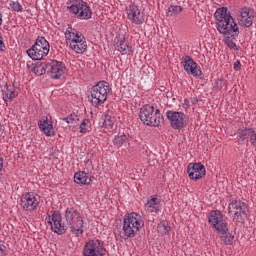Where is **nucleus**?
I'll list each match as a JSON object with an SVG mask.
<instances>
[{
	"label": "nucleus",
	"instance_id": "nucleus-8",
	"mask_svg": "<svg viewBox=\"0 0 256 256\" xmlns=\"http://www.w3.org/2000/svg\"><path fill=\"white\" fill-rule=\"evenodd\" d=\"M228 213L234 223H244L249 213V207L241 200H232L228 205Z\"/></svg>",
	"mask_w": 256,
	"mask_h": 256
},
{
	"label": "nucleus",
	"instance_id": "nucleus-18",
	"mask_svg": "<svg viewBox=\"0 0 256 256\" xmlns=\"http://www.w3.org/2000/svg\"><path fill=\"white\" fill-rule=\"evenodd\" d=\"M237 19L241 27H251L255 21V12L247 7L242 8Z\"/></svg>",
	"mask_w": 256,
	"mask_h": 256
},
{
	"label": "nucleus",
	"instance_id": "nucleus-36",
	"mask_svg": "<svg viewBox=\"0 0 256 256\" xmlns=\"http://www.w3.org/2000/svg\"><path fill=\"white\" fill-rule=\"evenodd\" d=\"M249 138L251 145H253V147H256V132L254 130H252V132L250 133Z\"/></svg>",
	"mask_w": 256,
	"mask_h": 256
},
{
	"label": "nucleus",
	"instance_id": "nucleus-38",
	"mask_svg": "<svg viewBox=\"0 0 256 256\" xmlns=\"http://www.w3.org/2000/svg\"><path fill=\"white\" fill-rule=\"evenodd\" d=\"M5 51V42H3V37L0 36V53Z\"/></svg>",
	"mask_w": 256,
	"mask_h": 256
},
{
	"label": "nucleus",
	"instance_id": "nucleus-25",
	"mask_svg": "<svg viewBox=\"0 0 256 256\" xmlns=\"http://www.w3.org/2000/svg\"><path fill=\"white\" fill-rule=\"evenodd\" d=\"M72 51H75L78 55H83L85 51H87V39H85V36L83 38H80L79 41H76L74 44L69 46Z\"/></svg>",
	"mask_w": 256,
	"mask_h": 256
},
{
	"label": "nucleus",
	"instance_id": "nucleus-32",
	"mask_svg": "<svg viewBox=\"0 0 256 256\" xmlns=\"http://www.w3.org/2000/svg\"><path fill=\"white\" fill-rule=\"evenodd\" d=\"M252 132H253V129H251V128L239 129L238 130V139L245 141L246 139H249Z\"/></svg>",
	"mask_w": 256,
	"mask_h": 256
},
{
	"label": "nucleus",
	"instance_id": "nucleus-11",
	"mask_svg": "<svg viewBox=\"0 0 256 256\" xmlns=\"http://www.w3.org/2000/svg\"><path fill=\"white\" fill-rule=\"evenodd\" d=\"M41 203V197L34 192H26L21 197V207L24 211H35Z\"/></svg>",
	"mask_w": 256,
	"mask_h": 256
},
{
	"label": "nucleus",
	"instance_id": "nucleus-16",
	"mask_svg": "<svg viewBox=\"0 0 256 256\" xmlns=\"http://www.w3.org/2000/svg\"><path fill=\"white\" fill-rule=\"evenodd\" d=\"M48 73L52 79H63L67 73V67L57 60L48 61Z\"/></svg>",
	"mask_w": 256,
	"mask_h": 256
},
{
	"label": "nucleus",
	"instance_id": "nucleus-23",
	"mask_svg": "<svg viewBox=\"0 0 256 256\" xmlns=\"http://www.w3.org/2000/svg\"><path fill=\"white\" fill-rule=\"evenodd\" d=\"M39 129L47 135V137H53V122L46 116L38 122Z\"/></svg>",
	"mask_w": 256,
	"mask_h": 256
},
{
	"label": "nucleus",
	"instance_id": "nucleus-42",
	"mask_svg": "<svg viewBox=\"0 0 256 256\" xmlns=\"http://www.w3.org/2000/svg\"><path fill=\"white\" fill-rule=\"evenodd\" d=\"M229 47H230L231 49H235V47H237V45H236L235 43L231 42V43L229 44Z\"/></svg>",
	"mask_w": 256,
	"mask_h": 256
},
{
	"label": "nucleus",
	"instance_id": "nucleus-40",
	"mask_svg": "<svg viewBox=\"0 0 256 256\" xmlns=\"http://www.w3.org/2000/svg\"><path fill=\"white\" fill-rule=\"evenodd\" d=\"M189 101L191 105H197V103H199V100H197V98H189Z\"/></svg>",
	"mask_w": 256,
	"mask_h": 256
},
{
	"label": "nucleus",
	"instance_id": "nucleus-13",
	"mask_svg": "<svg viewBox=\"0 0 256 256\" xmlns=\"http://www.w3.org/2000/svg\"><path fill=\"white\" fill-rule=\"evenodd\" d=\"M126 15L130 22L134 25H143L145 23V13L141 11V8L132 3L126 8Z\"/></svg>",
	"mask_w": 256,
	"mask_h": 256
},
{
	"label": "nucleus",
	"instance_id": "nucleus-43",
	"mask_svg": "<svg viewBox=\"0 0 256 256\" xmlns=\"http://www.w3.org/2000/svg\"><path fill=\"white\" fill-rule=\"evenodd\" d=\"M2 23H3V14L0 13V25H2Z\"/></svg>",
	"mask_w": 256,
	"mask_h": 256
},
{
	"label": "nucleus",
	"instance_id": "nucleus-4",
	"mask_svg": "<svg viewBox=\"0 0 256 256\" xmlns=\"http://www.w3.org/2000/svg\"><path fill=\"white\" fill-rule=\"evenodd\" d=\"M140 121L150 127H159L163 123L161 111L151 104L144 105L139 112Z\"/></svg>",
	"mask_w": 256,
	"mask_h": 256
},
{
	"label": "nucleus",
	"instance_id": "nucleus-21",
	"mask_svg": "<svg viewBox=\"0 0 256 256\" xmlns=\"http://www.w3.org/2000/svg\"><path fill=\"white\" fill-rule=\"evenodd\" d=\"M116 49L121 55H131L133 53V47L129 45V42L125 37H120L116 42Z\"/></svg>",
	"mask_w": 256,
	"mask_h": 256
},
{
	"label": "nucleus",
	"instance_id": "nucleus-6",
	"mask_svg": "<svg viewBox=\"0 0 256 256\" xmlns=\"http://www.w3.org/2000/svg\"><path fill=\"white\" fill-rule=\"evenodd\" d=\"M67 7L70 13H73L75 18L81 21H87L93 17V10H91L89 4L83 0H69Z\"/></svg>",
	"mask_w": 256,
	"mask_h": 256
},
{
	"label": "nucleus",
	"instance_id": "nucleus-39",
	"mask_svg": "<svg viewBox=\"0 0 256 256\" xmlns=\"http://www.w3.org/2000/svg\"><path fill=\"white\" fill-rule=\"evenodd\" d=\"M235 71H239L241 69V61L237 60L234 62Z\"/></svg>",
	"mask_w": 256,
	"mask_h": 256
},
{
	"label": "nucleus",
	"instance_id": "nucleus-7",
	"mask_svg": "<svg viewBox=\"0 0 256 256\" xmlns=\"http://www.w3.org/2000/svg\"><path fill=\"white\" fill-rule=\"evenodd\" d=\"M50 50L51 46L49 45V41H47L45 37L39 36L36 39L35 44L28 49L26 53L33 61H41V59L49 55Z\"/></svg>",
	"mask_w": 256,
	"mask_h": 256
},
{
	"label": "nucleus",
	"instance_id": "nucleus-19",
	"mask_svg": "<svg viewBox=\"0 0 256 256\" xmlns=\"http://www.w3.org/2000/svg\"><path fill=\"white\" fill-rule=\"evenodd\" d=\"M144 209L148 213H160L163 209V204L161 203V197L158 195H152L147 199L144 204Z\"/></svg>",
	"mask_w": 256,
	"mask_h": 256
},
{
	"label": "nucleus",
	"instance_id": "nucleus-37",
	"mask_svg": "<svg viewBox=\"0 0 256 256\" xmlns=\"http://www.w3.org/2000/svg\"><path fill=\"white\" fill-rule=\"evenodd\" d=\"M183 109H189L191 107V100L185 99L184 102L182 103Z\"/></svg>",
	"mask_w": 256,
	"mask_h": 256
},
{
	"label": "nucleus",
	"instance_id": "nucleus-20",
	"mask_svg": "<svg viewBox=\"0 0 256 256\" xmlns=\"http://www.w3.org/2000/svg\"><path fill=\"white\" fill-rule=\"evenodd\" d=\"M64 35H65V41H66L67 45H69V47L85 37V36H83V33L79 32V30H77L71 26H69L66 29Z\"/></svg>",
	"mask_w": 256,
	"mask_h": 256
},
{
	"label": "nucleus",
	"instance_id": "nucleus-34",
	"mask_svg": "<svg viewBox=\"0 0 256 256\" xmlns=\"http://www.w3.org/2000/svg\"><path fill=\"white\" fill-rule=\"evenodd\" d=\"M63 121L68 123V125H77V123H79V115L72 113L67 117L63 118Z\"/></svg>",
	"mask_w": 256,
	"mask_h": 256
},
{
	"label": "nucleus",
	"instance_id": "nucleus-29",
	"mask_svg": "<svg viewBox=\"0 0 256 256\" xmlns=\"http://www.w3.org/2000/svg\"><path fill=\"white\" fill-rule=\"evenodd\" d=\"M47 69L49 70V62L41 63L33 68V72L35 75L41 76L47 73Z\"/></svg>",
	"mask_w": 256,
	"mask_h": 256
},
{
	"label": "nucleus",
	"instance_id": "nucleus-22",
	"mask_svg": "<svg viewBox=\"0 0 256 256\" xmlns=\"http://www.w3.org/2000/svg\"><path fill=\"white\" fill-rule=\"evenodd\" d=\"M117 118H115V114L113 112H106L104 114V122L103 125L105 129L108 131L113 132L115 129H117Z\"/></svg>",
	"mask_w": 256,
	"mask_h": 256
},
{
	"label": "nucleus",
	"instance_id": "nucleus-10",
	"mask_svg": "<svg viewBox=\"0 0 256 256\" xmlns=\"http://www.w3.org/2000/svg\"><path fill=\"white\" fill-rule=\"evenodd\" d=\"M45 221L57 235H63L67 231L65 224L62 223L61 214L56 211H50Z\"/></svg>",
	"mask_w": 256,
	"mask_h": 256
},
{
	"label": "nucleus",
	"instance_id": "nucleus-24",
	"mask_svg": "<svg viewBox=\"0 0 256 256\" xmlns=\"http://www.w3.org/2000/svg\"><path fill=\"white\" fill-rule=\"evenodd\" d=\"M17 97V89L12 85H5L4 90L2 91V99L7 103V101H12Z\"/></svg>",
	"mask_w": 256,
	"mask_h": 256
},
{
	"label": "nucleus",
	"instance_id": "nucleus-1",
	"mask_svg": "<svg viewBox=\"0 0 256 256\" xmlns=\"http://www.w3.org/2000/svg\"><path fill=\"white\" fill-rule=\"evenodd\" d=\"M214 17L216 19V29L221 35L228 39H237L239 37V26L227 7L218 8L214 13Z\"/></svg>",
	"mask_w": 256,
	"mask_h": 256
},
{
	"label": "nucleus",
	"instance_id": "nucleus-28",
	"mask_svg": "<svg viewBox=\"0 0 256 256\" xmlns=\"http://www.w3.org/2000/svg\"><path fill=\"white\" fill-rule=\"evenodd\" d=\"M184 9L185 8H183V6L170 5L166 10V15L167 17H175L177 15H180V13H183Z\"/></svg>",
	"mask_w": 256,
	"mask_h": 256
},
{
	"label": "nucleus",
	"instance_id": "nucleus-14",
	"mask_svg": "<svg viewBox=\"0 0 256 256\" xmlns=\"http://www.w3.org/2000/svg\"><path fill=\"white\" fill-rule=\"evenodd\" d=\"M210 225L218 231V233H225L227 231V222L223 217V214L219 210L211 212L209 219Z\"/></svg>",
	"mask_w": 256,
	"mask_h": 256
},
{
	"label": "nucleus",
	"instance_id": "nucleus-17",
	"mask_svg": "<svg viewBox=\"0 0 256 256\" xmlns=\"http://www.w3.org/2000/svg\"><path fill=\"white\" fill-rule=\"evenodd\" d=\"M181 64L188 75H193V77H201V75H203V72L199 69L197 62H195L191 56H183L181 58Z\"/></svg>",
	"mask_w": 256,
	"mask_h": 256
},
{
	"label": "nucleus",
	"instance_id": "nucleus-26",
	"mask_svg": "<svg viewBox=\"0 0 256 256\" xmlns=\"http://www.w3.org/2000/svg\"><path fill=\"white\" fill-rule=\"evenodd\" d=\"M74 181L78 185H91V178L87 176L85 171H79L74 174Z\"/></svg>",
	"mask_w": 256,
	"mask_h": 256
},
{
	"label": "nucleus",
	"instance_id": "nucleus-41",
	"mask_svg": "<svg viewBox=\"0 0 256 256\" xmlns=\"http://www.w3.org/2000/svg\"><path fill=\"white\" fill-rule=\"evenodd\" d=\"M3 156L0 154V171H3Z\"/></svg>",
	"mask_w": 256,
	"mask_h": 256
},
{
	"label": "nucleus",
	"instance_id": "nucleus-5",
	"mask_svg": "<svg viewBox=\"0 0 256 256\" xmlns=\"http://www.w3.org/2000/svg\"><path fill=\"white\" fill-rule=\"evenodd\" d=\"M109 83L106 81H100L95 86L92 87L90 92V103L93 107H101L107 97H109Z\"/></svg>",
	"mask_w": 256,
	"mask_h": 256
},
{
	"label": "nucleus",
	"instance_id": "nucleus-12",
	"mask_svg": "<svg viewBox=\"0 0 256 256\" xmlns=\"http://www.w3.org/2000/svg\"><path fill=\"white\" fill-rule=\"evenodd\" d=\"M105 253L103 241L89 240L84 246L83 256H104Z\"/></svg>",
	"mask_w": 256,
	"mask_h": 256
},
{
	"label": "nucleus",
	"instance_id": "nucleus-30",
	"mask_svg": "<svg viewBox=\"0 0 256 256\" xmlns=\"http://www.w3.org/2000/svg\"><path fill=\"white\" fill-rule=\"evenodd\" d=\"M157 231L160 235H169V231H171V226L167 221H161L158 224Z\"/></svg>",
	"mask_w": 256,
	"mask_h": 256
},
{
	"label": "nucleus",
	"instance_id": "nucleus-33",
	"mask_svg": "<svg viewBox=\"0 0 256 256\" xmlns=\"http://www.w3.org/2000/svg\"><path fill=\"white\" fill-rule=\"evenodd\" d=\"M221 233V239L223 241V243H225V245H231L233 243V235H231V233H229V228H227V230L225 232H219Z\"/></svg>",
	"mask_w": 256,
	"mask_h": 256
},
{
	"label": "nucleus",
	"instance_id": "nucleus-2",
	"mask_svg": "<svg viewBox=\"0 0 256 256\" xmlns=\"http://www.w3.org/2000/svg\"><path fill=\"white\" fill-rule=\"evenodd\" d=\"M144 226L145 222L140 214L132 212L124 216L123 233L128 239H133Z\"/></svg>",
	"mask_w": 256,
	"mask_h": 256
},
{
	"label": "nucleus",
	"instance_id": "nucleus-44",
	"mask_svg": "<svg viewBox=\"0 0 256 256\" xmlns=\"http://www.w3.org/2000/svg\"><path fill=\"white\" fill-rule=\"evenodd\" d=\"M2 135H3V128L0 125V137H2Z\"/></svg>",
	"mask_w": 256,
	"mask_h": 256
},
{
	"label": "nucleus",
	"instance_id": "nucleus-35",
	"mask_svg": "<svg viewBox=\"0 0 256 256\" xmlns=\"http://www.w3.org/2000/svg\"><path fill=\"white\" fill-rule=\"evenodd\" d=\"M9 5L12 11H16L17 13L23 11V6L17 1H10Z\"/></svg>",
	"mask_w": 256,
	"mask_h": 256
},
{
	"label": "nucleus",
	"instance_id": "nucleus-15",
	"mask_svg": "<svg viewBox=\"0 0 256 256\" xmlns=\"http://www.w3.org/2000/svg\"><path fill=\"white\" fill-rule=\"evenodd\" d=\"M187 173L191 181H199V179H203V177L207 175V170L205 169V165L201 162L189 163Z\"/></svg>",
	"mask_w": 256,
	"mask_h": 256
},
{
	"label": "nucleus",
	"instance_id": "nucleus-3",
	"mask_svg": "<svg viewBox=\"0 0 256 256\" xmlns=\"http://www.w3.org/2000/svg\"><path fill=\"white\" fill-rule=\"evenodd\" d=\"M65 219L69 225L71 233H73L75 237H79L85 233V218L75 208L66 209Z\"/></svg>",
	"mask_w": 256,
	"mask_h": 256
},
{
	"label": "nucleus",
	"instance_id": "nucleus-9",
	"mask_svg": "<svg viewBox=\"0 0 256 256\" xmlns=\"http://www.w3.org/2000/svg\"><path fill=\"white\" fill-rule=\"evenodd\" d=\"M166 117L172 127L177 131H181V129H185L187 123H189V117L185 115L183 112L177 111H168L166 113Z\"/></svg>",
	"mask_w": 256,
	"mask_h": 256
},
{
	"label": "nucleus",
	"instance_id": "nucleus-31",
	"mask_svg": "<svg viewBox=\"0 0 256 256\" xmlns=\"http://www.w3.org/2000/svg\"><path fill=\"white\" fill-rule=\"evenodd\" d=\"M79 129H80V133L81 135H87V133H89L91 131V120L85 118L80 126H79Z\"/></svg>",
	"mask_w": 256,
	"mask_h": 256
},
{
	"label": "nucleus",
	"instance_id": "nucleus-27",
	"mask_svg": "<svg viewBox=\"0 0 256 256\" xmlns=\"http://www.w3.org/2000/svg\"><path fill=\"white\" fill-rule=\"evenodd\" d=\"M129 139H131V136L129 134H119L114 136L112 143L114 147H117V149H121V147H123L125 143L129 142Z\"/></svg>",
	"mask_w": 256,
	"mask_h": 256
}]
</instances>
